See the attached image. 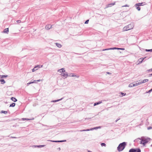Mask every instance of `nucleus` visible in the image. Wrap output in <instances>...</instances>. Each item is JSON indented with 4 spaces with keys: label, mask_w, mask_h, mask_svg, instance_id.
Instances as JSON below:
<instances>
[{
    "label": "nucleus",
    "mask_w": 152,
    "mask_h": 152,
    "mask_svg": "<svg viewBox=\"0 0 152 152\" xmlns=\"http://www.w3.org/2000/svg\"><path fill=\"white\" fill-rule=\"evenodd\" d=\"M141 141L140 143L144 145H145L147 143L149 142L151 139L148 137H142L139 139Z\"/></svg>",
    "instance_id": "obj_1"
},
{
    "label": "nucleus",
    "mask_w": 152,
    "mask_h": 152,
    "mask_svg": "<svg viewBox=\"0 0 152 152\" xmlns=\"http://www.w3.org/2000/svg\"><path fill=\"white\" fill-rule=\"evenodd\" d=\"M126 143L125 142H123L119 144L117 148V149L118 151H122L125 148Z\"/></svg>",
    "instance_id": "obj_2"
},
{
    "label": "nucleus",
    "mask_w": 152,
    "mask_h": 152,
    "mask_svg": "<svg viewBox=\"0 0 152 152\" xmlns=\"http://www.w3.org/2000/svg\"><path fill=\"white\" fill-rule=\"evenodd\" d=\"M133 26L132 24H130L127 26L124 27L123 29V31H128L133 28Z\"/></svg>",
    "instance_id": "obj_3"
},
{
    "label": "nucleus",
    "mask_w": 152,
    "mask_h": 152,
    "mask_svg": "<svg viewBox=\"0 0 152 152\" xmlns=\"http://www.w3.org/2000/svg\"><path fill=\"white\" fill-rule=\"evenodd\" d=\"M148 81V79H145L143 80L142 81H141L140 82H138L137 83H135L136 86H138V85L142 84V83H146Z\"/></svg>",
    "instance_id": "obj_4"
},
{
    "label": "nucleus",
    "mask_w": 152,
    "mask_h": 152,
    "mask_svg": "<svg viewBox=\"0 0 152 152\" xmlns=\"http://www.w3.org/2000/svg\"><path fill=\"white\" fill-rule=\"evenodd\" d=\"M43 66V65H41V66H40V65H38L36 66H35L34 68L32 69V72H34L36 70H38V69L40 67H42Z\"/></svg>",
    "instance_id": "obj_5"
},
{
    "label": "nucleus",
    "mask_w": 152,
    "mask_h": 152,
    "mask_svg": "<svg viewBox=\"0 0 152 152\" xmlns=\"http://www.w3.org/2000/svg\"><path fill=\"white\" fill-rule=\"evenodd\" d=\"M129 152H141V150L140 149H131L129 150Z\"/></svg>",
    "instance_id": "obj_6"
},
{
    "label": "nucleus",
    "mask_w": 152,
    "mask_h": 152,
    "mask_svg": "<svg viewBox=\"0 0 152 152\" xmlns=\"http://www.w3.org/2000/svg\"><path fill=\"white\" fill-rule=\"evenodd\" d=\"M115 4V2H114V3H111V4H109L107 5V7L108 8V7H112V6H113Z\"/></svg>",
    "instance_id": "obj_7"
},
{
    "label": "nucleus",
    "mask_w": 152,
    "mask_h": 152,
    "mask_svg": "<svg viewBox=\"0 0 152 152\" xmlns=\"http://www.w3.org/2000/svg\"><path fill=\"white\" fill-rule=\"evenodd\" d=\"M62 76H63L65 77H67L68 75L66 73H64L61 74Z\"/></svg>",
    "instance_id": "obj_8"
},
{
    "label": "nucleus",
    "mask_w": 152,
    "mask_h": 152,
    "mask_svg": "<svg viewBox=\"0 0 152 152\" xmlns=\"http://www.w3.org/2000/svg\"><path fill=\"white\" fill-rule=\"evenodd\" d=\"M8 32H9V28H8L5 29L4 30V31H3L4 33H7V34H8Z\"/></svg>",
    "instance_id": "obj_9"
},
{
    "label": "nucleus",
    "mask_w": 152,
    "mask_h": 152,
    "mask_svg": "<svg viewBox=\"0 0 152 152\" xmlns=\"http://www.w3.org/2000/svg\"><path fill=\"white\" fill-rule=\"evenodd\" d=\"M58 72L59 71L60 72H65V71L64 70V69L62 68V69H59L58 70Z\"/></svg>",
    "instance_id": "obj_10"
},
{
    "label": "nucleus",
    "mask_w": 152,
    "mask_h": 152,
    "mask_svg": "<svg viewBox=\"0 0 152 152\" xmlns=\"http://www.w3.org/2000/svg\"><path fill=\"white\" fill-rule=\"evenodd\" d=\"M11 99L14 102H16L17 101V99L15 98L12 97L11 98Z\"/></svg>",
    "instance_id": "obj_11"
},
{
    "label": "nucleus",
    "mask_w": 152,
    "mask_h": 152,
    "mask_svg": "<svg viewBox=\"0 0 152 152\" xmlns=\"http://www.w3.org/2000/svg\"><path fill=\"white\" fill-rule=\"evenodd\" d=\"M56 45L59 48H61L62 46L59 43H56Z\"/></svg>",
    "instance_id": "obj_12"
},
{
    "label": "nucleus",
    "mask_w": 152,
    "mask_h": 152,
    "mask_svg": "<svg viewBox=\"0 0 152 152\" xmlns=\"http://www.w3.org/2000/svg\"><path fill=\"white\" fill-rule=\"evenodd\" d=\"M143 3H139L138 4H136V5L137 6H142L143 5Z\"/></svg>",
    "instance_id": "obj_13"
},
{
    "label": "nucleus",
    "mask_w": 152,
    "mask_h": 152,
    "mask_svg": "<svg viewBox=\"0 0 152 152\" xmlns=\"http://www.w3.org/2000/svg\"><path fill=\"white\" fill-rule=\"evenodd\" d=\"M144 59V58H141L139 59V61L141 63L142 62Z\"/></svg>",
    "instance_id": "obj_14"
},
{
    "label": "nucleus",
    "mask_w": 152,
    "mask_h": 152,
    "mask_svg": "<svg viewBox=\"0 0 152 152\" xmlns=\"http://www.w3.org/2000/svg\"><path fill=\"white\" fill-rule=\"evenodd\" d=\"M102 103V102L101 101V102H96L95 103H94V106H95L96 105H97V104H100L101 103Z\"/></svg>",
    "instance_id": "obj_15"
},
{
    "label": "nucleus",
    "mask_w": 152,
    "mask_h": 152,
    "mask_svg": "<svg viewBox=\"0 0 152 152\" xmlns=\"http://www.w3.org/2000/svg\"><path fill=\"white\" fill-rule=\"evenodd\" d=\"M135 85V84H134L133 83H131L129 85V86H130L131 87H133V86H136Z\"/></svg>",
    "instance_id": "obj_16"
},
{
    "label": "nucleus",
    "mask_w": 152,
    "mask_h": 152,
    "mask_svg": "<svg viewBox=\"0 0 152 152\" xmlns=\"http://www.w3.org/2000/svg\"><path fill=\"white\" fill-rule=\"evenodd\" d=\"M15 105V103H13L12 104H11L10 105V107H14Z\"/></svg>",
    "instance_id": "obj_17"
},
{
    "label": "nucleus",
    "mask_w": 152,
    "mask_h": 152,
    "mask_svg": "<svg viewBox=\"0 0 152 152\" xmlns=\"http://www.w3.org/2000/svg\"><path fill=\"white\" fill-rule=\"evenodd\" d=\"M0 81L1 82L2 84H4L5 83V81L3 79L1 80Z\"/></svg>",
    "instance_id": "obj_18"
},
{
    "label": "nucleus",
    "mask_w": 152,
    "mask_h": 152,
    "mask_svg": "<svg viewBox=\"0 0 152 152\" xmlns=\"http://www.w3.org/2000/svg\"><path fill=\"white\" fill-rule=\"evenodd\" d=\"M0 76L1 77H7V76L5 75H0Z\"/></svg>",
    "instance_id": "obj_19"
},
{
    "label": "nucleus",
    "mask_w": 152,
    "mask_h": 152,
    "mask_svg": "<svg viewBox=\"0 0 152 152\" xmlns=\"http://www.w3.org/2000/svg\"><path fill=\"white\" fill-rule=\"evenodd\" d=\"M121 95H122L121 96H125L126 95V93H123L122 92H121Z\"/></svg>",
    "instance_id": "obj_20"
},
{
    "label": "nucleus",
    "mask_w": 152,
    "mask_h": 152,
    "mask_svg": "<svg viewBox=\"0 0 152 152\" xmlns=\"http://www.w3.org/2000/svg\"><path fill=\"white\" fill-rule=\"evenodd\" d=\"M89 129H86V130H80V132H82V131H89Z\"/></svg>",
    "instance_id": "obj_21"
},
{
    "label": "nucleus",
    "mask_w": 152,
    "mask_h": 152,
    "mask_svg": "<svg viewBox=\"0 0 152 152\" xmlns=\"http://www.w3.org/2000/svg\"><path fill=\"white\" fill-rule=\"evenodd\" d=\"M136 8L138 11H140V8L139 7V6H137V7H136Z\"/></svg>",
    "instance_id": "obj_22"
},
{
    "label": "nucleus",
    "mask_w": 152,
    "mask_h": 152,
    "mask_svg": "<svg viewBox=\"0 0 152 152\" xmlns=\"http://www.w3.org/2000/svg\"><path fill=\"white\" fill-rule=\"evenodd\" d=\"M101 145L102 146H105L106 145V144L104 143H102L101 144Z\"/></svg>",
    "instance_id": "obj_23"
},
{
    "label": "nucleus",
    "mask_w": 152,
    "mask_h": 152,
    "mask_svg": "<svg viewBox=\"0 0 152 152\" xmlns=\"http://www.w3.org/2000/svg\"><path fill=\"white\" fill-rule=\"evenodd\" d=\"M1 112L2 113H4V114H6V113H7V112L6 111H2Z\"/></svg>",
    "instance_id": "obj_24"
},
{
    "label": "nucleus",
    "mask_w": 152,
    "mask_h": 152,
    "mask_svg": "<svg viewBox=\"0 0 152 152\" xmlns=\"http://www.w3.org/2000/svg\"><path fill=\"white\" fill-rule=\"evenodd\" d=\"M146 50L147 51L152 52V49H149V50H147V49H146Z\"/></svg>",
    "instance_id": "obj_25"
},
{
    "label": "nucleus",
    "mask_w": 152,
    "mask_h": 152,
    "mask_svg": "<svg viewBox=\"0 0 152 152\" xmlns=\"http://www.w3.org/2000/svg\"><path fill=\"white\" fill-rule=\"evenodd\" d=\"M61 99H60L58 100L53 101V102H58V101H60V100H61Z\"/></svg>",
    "instance_id": "obj_26"
},
{
    "label": "nucleus",
    "mask_w": 152,
    "mask_h": 152,
    "mask_svg": "<svg viewBox=\"0 0 152 152\" xmlns=\"http://www.w3.org/2000/svg\"><path fill=\"white\" fill-rule=\"evenodd\" d=\"M89 21V20H87L85 23V24H87L88 23Z\"/></svg>",
    "instance_id": "obj_27"
},
{
    "label": "nucleus",
    "mask_w": 152,
    "mask_h": 152,
    "mask_svg": "<svg viewBox=\"0 0 152 152\" xmlns=\"http://www.w3.org/2000/svg\"><path fill=\"white\" fill-rule=\"evenodd\" d=\"M113 49L110 48H109V49H105L104 50H111V49Z\"/></svg>",
    "instance_id": "obj_28"
},
{
    "label": "nucleus",
    "mask_w": 152,
    "mask_h": 152,
    "mask_svg": "<svg viewBox=\"0 0 152 152\" xmlns=\"http://www.w3.org/2000/svg\"><path fill=\"white\" fill-rule=\"evenodd\" d=\"M34 82H30V83H27V84L28 85H29V84H31V83H34Z\"/></svg>",
    "instance_id": "obj_29"
},
{
    "label": "nucleus",
    "mask_w": 152,
    "mask_h": 152,
    "mask_svg": "<svg viewBox=\"0 0 152 152\" xmlns=\"http://www.w3.org/2000/svg\"><path fill=\"white\" fill-rule=\"evenodd\" d=\"M55 142H62V141H55Z\"/></svg>",
    "instance_id": "obj_30"
},
{
    "label": "nucleus",
    "mask_w": 152,
    "mask_h": 152,
    "mask_svg": "<svg viewBox=\"0 0 152 152\" xmlns=\"http://www.w3.org/2000/svg\"><path fill=\"white\" fill-rule=\"evenodd\" d=\"M148 71H152V68L148 70Z\"/></svg>",
    "instance_id": "obj_31"
},
{
    "label": "nucleus",
    "mask_w": 152,
    "mask_h": 152,
    "mask_svg": "<svg viewBox=\"0 0 152 152\" xmlns=\"http://www.w3.org/2000/svg\"><path fill=\"white\" fill-rule=\"evenodd\" d=\"M152 91V89H151L149 91H148V92H150Z\"/></svg>",
    "instance_id": "obj_32"
},
{
    "label": "nucleus",
    "mask_w": 152,
    "mask_h": 152,
    "mask_svg": "<svg viewBox=\"0 0 152 152\" xmlns=\"http://www.w3.org/2000/svg\"><path fill=\"white\" fill-rule=\"evenodd\" d=\"M129 7V6H128L127 5H126L125 6H122V7Z\"/></svg>",
    "instance_id": "obj_33"
},
{
    "label": "nucleus",
    "mask_w": 152,
    "mask_h": 152,
    "mask_svg": "<svg viewBox=\"0 0 152 152\" xmlns=\"http://www.w3.org/2000/svg\"><path fill=\"white\" fill-rule=\"evenodd\" d=\"M117 49H122V50H124V49H122V48H117Z\"/></svg>",
    "instance_id": "obj_34"
},
{
    "label": "nucleus",
    "mask_w": 152,
    "mask_h": 152,
    "mask_svg": "<svg viewBox=\"0 0 152 152\" xmlns=\"http://www.w3.org/2000/svg\"><path fill=\"white\" fill-rule=\"evenodd\" d=\"M41 81V80H37V82H39V81Z\"/></svg>",
    "instance_id": "obj_35"
},
{
    "label": "nucleus",
    "mask_w": 152,
    "mask_h": 152,
    "mask_svg": "<svg viewBox=\"0 0 152 152\" xmlns=\"http://www.w3.org/2000/svg\"><path fill=\"white\" fill-rule=\"evenodd\" d=\"M23 120H24V119L26 120H29V119H26V118H25V119L23 118Z\"/></svg>",
    "instance_id": "obj_36"
},
{
    "label": "nucleus",
    "mask_w": 152,
    "mask_h": 152,
    "mask_svg": "<svg viewBox=\"0 0 152 152\" xmlns=\"http://www.w3.org/2000/svg\"><path fill=\"white\" fill-rule=\"evenodd\" d=\"M20 21V20H17V23H19Z\"/></svg>",
    "instance_id": "obj_37"
},
{
    "label": "nucleus",
    "mask_w": 152,
    "mask_h": 152,
    "mask_svg": "<svg viewBox=\"0 0 152 152\" xmlns=\"http://www.w3.org/2000/svg\"><path fill=\"white\" fill-rule=\"evenodd\" d=\"M36 80H34V81L33 82H34V83H36Z\"/></svg>",
    "instance_id": "obj_38"
},
{
    "label": "nucleus",
    "mask_w": 152,
    "mask_h": 152,
    "mask_svg": "<svg viewBox=\"0 0 152 152\" xmlns=\"http://www.w3.org/2000/svg\"><path fill=\"white\" fill-rule=\"evenodd\" d=\"M47 29H48V28H47V26H46L45 27Z\"/></svg>",
    "instance_id": "obj_39"
},
{
    "label": "nucleus",
    "mask_w": 152,
    "mask_h": 152,
    "mask_svg": "<svg viewBox=\"0 0 152 152\" xmlns=\"http://www.w3.org/2000/svg\"><path fill=\"white\" fill-rule=\"evenodd\" d=\"M107 73L108 74H110V73H109V72H107Z\"/></svg>",
    "instance_id": "obj_40"
},
{
    "label": "nucleus",
    "mask_w": 152,
    "mask_h": 152,
    "mask_svg": "<svg viewBox=\"0 0 152 152\" xmlns=\"http://www.w3.org/2000/svg\"><path fill=\"white\" fill-rule=\"evenodd\" d=\"M58 149H59V150H60V148H58Z\"/></svg>",
    "instance_id": "obj_41"
},
{
    "label": "nucleus",
    "mask_w": 152,
    "mask_h": 152,
    "mask_svg": "<svg viewBox=\"0 0 152 152\" xmlns=\"http://www.w3.org/2000/svg\"><path fill=\"white\" fill-rule=\"evenodd\" d=\"M150 75H152V74H151Z\"/></svg>",
    "instance_id": "obj_42"
},
{
    "label": "nucleus",
    "mask_w": 152,
    "mask_h": 152,
    "mask_svg": "<svg viewBox=\"0 0 152 152\" xmlns=\"http://www.w3.org/2000/svg\"><path fill=\"white\" fill-rule=\"evenodd\" d=\"M88 152H90V151H88Z\"/></svg>",
    "instance_id": "obj_43"
},
{
    "label": "nucleus",
    "mask_w": 152,
    "mask_h": 152,
    "mask_svg": "<svg viewBox=\"0 0 152 152\" xmlns=\"http://www.w3.org/2000/svg\"><path fill=\"white\" fill-rule=\"evenodd\" d=\"M151 146L152 147V145H151Z\"/></svg>",
    "instance_id": "obj_44"
}]
</instances>
